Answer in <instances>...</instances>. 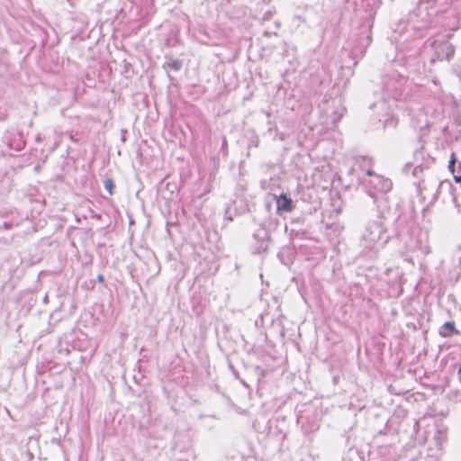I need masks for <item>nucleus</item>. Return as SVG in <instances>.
Masks as SVG:
<instances>
[{
    "label": "nucleus",
    "mask_w": 461,
    "mask_h": 461,
    "mask_svg": "<svg viewBox=\"0 0 461 461\" xmlns=\"http://www.w3.org/2000/svg\"><path fill=\"white\" fill-rule=\"evenodd\" d=\"M437 14L435 4L425 0H420L417 6L409 13L404 32L401 33L398 41L402 44V51H405L402 58L410 73L421 74L425 70V65L419 58L421 50L419 40L427 36Z\"/></svg>",
    "instance_id": "nucleus-1"
},
{
    "label": "nucleus",
    "mask_w": 461,
    "mask_h": 461,
    "mask_svg": "<svg viewBox=\"0 0 461 461\" xmlns=\"http://www.w3.org/2000/svg\"><path fill=\"white\" fill-rule=\"evenodd\" d=\"M443 117L442 109H432L426 107L420 109L418 113L411 119V125L414 130L419 131V142L426 143L430 141L427 135L430 132V129L438 131L435 126ZM438 130H442L447 136V141H461V113L456 110L451 115L450 122L445 126H439Z\"/></svg>",
    "instance_id": "nucleus-2"
},
{
    "label": "nucleus",
    "mask_w": 461,
    "mask_h": 461,
    "mask_svg": "<svg viewBox=\"0 0 461 461\" xmlns=\"http://www.w3.org/2000/svg\"><path fill=\"white\" fill-rule=\"evenodd\" d=\"M413 185L416 186L419 196L423 200H429V203H434L440 191L447 189L449 193L452 191V185L449 182L441 181L433 170H425L419 176H413Z\"/></svg>",
    "instance_id": "nucleus-3"
},
{
    "label": "nucleus",
    "mask_w": 461,
    "mask_h": 461,
    "mask_svg": "<svg viewBox=\"0 0 461 461\" xmlns=\"http://www.w3.org/2000/svg\"><path fill=\"white\" fill-rule=\"evenodd\" d=\"M391 235L388 234V225L385 222L379 221H370L365 227L360 239L361 247L366 250H373L375 246L382 242V245L386 244Z\"/></svg>",
    "instance_id": "nucleus-4"
},
{
    "label": "nucleus",
    "mask_w": 461,
    "mask_h": 461,
    "mask_svg": "<svg viewBox=\"0 0 461 461\" xmlns=\"http://www.w3.org/2000/svg\"><path fill=\"white\" fill-rule=\"evenodd\" d=\"M449 36L450 34L448 33L447 35H438L428 40L427 42H429L431 50L429 57L430 64L435 63L437 60L449 61L453 58L455 48L448 41Z\"/></svg>",
    "instance_id": "nucleus-5"
},
{
    "label": "nucleus",
    "mask_w": 461,
    "mask_h": 461,
    "mask_svg": "<svg viewBox=\"0 0 461 461\" xmlns=\"http://www.w3.org/2000/svg\"><path fill=\"white\" fill-rule=\"evenodd\" d=\"M435 158L429 154L424 146L417 149L413 153V161L408 162L402 167V172L406 176H419L426 170H432L431 166L434 165Z\"/></svg>",
    "instance_id": "nucleus-6"
},
{
    "label": "nucleus",
    "mask_w": 461,
    "mask_h": 461,
    "mask_svg": "<svg viewBox=\"0 0 461 461\" xmlns=\"http://www.w3.org/2000/svg\"><path fill=\"white\" fill-rule=\"evenodd\" d=\"M277 221L268 218L260 223L258 229L253 233L255 244L253 246L254 254L266 253L272 245L271 233L276 230Z\"/></svg>",
    "instance_id": "nucleus-7"
},
{
    "label": "nucleus",
    "mask_w": 461,
    "mask_h": 461,
    "mask_svg": "<svg viewBox=\"0 0 461 461\" xmlns=\"http://www.w3.org/2000/svg\"><path fill=\"white\" fill-rule=\"evenodd\" d=\"M407 82L406 77L394 73L383 77L382 88L388 97H392L395 101L406 100L408 96Z\"/></svg>",
    "instance_id": "nucleus-8"
},
{
    "label": "nucleus",
    "mask_w": 461,
    "mask_h": 461,
    "mask_svg": "<svg viewBox=\"0 0 461 461\" xmlns=\"http://www.w3.org/2000/svg\"><path fill=\"white\" fill-rule=\"evenodd\" d=\"M396 236L403 239L405 248L410 251H420L423 255L430 252L429 246L427 244L426 233L417 227L411 228L406 235L402 236V234L396 233Z\"/></svg>",
    "instance_id": "nucleus-9"
},
{
    "label": "nucleus",
    "mask_w": 461,
    "mask_h": 461,
    "mask_svg": "<svg viewBox=\"0 0 461 461\" xmlns=\"http://www.w3.org/2000/svg\"><path fill=\"white\" fill-rule=\"evenodd\" d=\"M373 203L377 207V220L385 224L389 225L391 222L395 221L398 219V214L395 211H393L391 206L388 204L387 196L384 194H371Z\"/></svg>",
    "instance_id": "nucleus-10"
},
{
    "label": "nucleus",
    "mask_w": 461,
    "mask_h": 461,
    "mask_svg": "<svg viewBox=\"0 0 461 461\" xmlns=\"http://www.w3.org/2000/svg\"><path fill=\"white\" fill-rule=\"evenodd\" d=\"M369 185L372 188L375 190V192L368 191V195L371 197V194H384L388 193L392 187L393 183L389 178H385L383 176L377 175L374 176V178L369 180Z\"/></svg>",
    "instance_id": "nucleus-11"
},
{
    "label": "nucleus",
    "mask_w": 461,
    "mask_h": 461,
    "mask_svg": "<svg viewBox=\"0 0 461 461\" xmlns=\"http://www.w3.org/2000/svg\"><path fill=\"white\" fill-rule=\"evenodd\" d=\"M375 105H378L383 110H385L384 119H379V121L383 122L384 128H395L398 124V119L393 115V113L390 111L389 106L384 101L379 102Z\"/></svg>",
    "instance_id": "nucleus-12"
},
{
    "label": "nucleus",
    "mask_w": 461,
    "mask_h": 461,
    "mask_svg": "<svg viewBox=\"0 0 461 461\" xmlns=\"http://www.w3.org/2000/svg\"><path fill=\"white\" fill-rule=\"evenodd\" d=\"M272 200L276 203L277 212H291L293 210V201L286 194H281L278 197L274 196Z\"/></svg>",
    "instance_id": "nucleus-13"
},
{
    "label": "nucleus",
    "mask_w": 461,
    "mask_h": 461,
    "mask_svg": "<svg viewBox=\"0 0 461 461\" xmlns=\"http://www.w3.org/2000/svg\"><path fill=\"white\" fill-rule=\"evenodd\" d=\"M451 14L455 17V22L451 25V30H457L461 20V0H449Z\"/></svg>",
    "instance_id": "nucleus-14"
},
{
    "label": "nucleus",
    "mask_w": 461,
    "mask_h": 461,
    "mask_svg": "<svg viewBox=\"0 0 461 461\" xmlns=\"http://www.w3.org/2000/svg\"><path fill=\"white\" fill-rule=\"evenodd\" d=\"M438 333L443 338H450L453 335L459 334V331L456 329L454 321H446L439 328Z\"/></svg>",
    "instance_id": "nucleus-15"
},
{
    "label": "nucleus",
    "mask_w": 461,
    "mask_h": 461,
    "mask_svg": "<svg viewBox=\"0 0 461 461\" xmlns=\"http://www.w3.org/2000/svg\"><path fill=\"white\" fill-rule=\"evenodd\" d=\"M375 5L376 0H364L362 2V6L365 9V12L366 13V18L374 19L376 13L375 8Z\"/></svg>",
    "instance_id": "nucleus-16"
},
{
    "label": "nucleus",
    "mask_w": 461,
    "mask_h": 461,
    "mask_svg": "<svg viewBox=\"0 0 461 461\" xmlns=\"http://www.w3.org/2000/svg\"><path fill=\"white\" fill-rule=\"evenodd\" d=\"M434 438L438 445H442L447 439V428L444 426H438Z\"/></svg>",
    "instance_id": "nucleus-17"
},
{
    "label": "nucleus",
    "mask_w": 461,
    "mask_h": 461,
    "mask_svg": "<svg viewBox=\"0 0 461 461\" xmlns=\"http://www.w3.org/2000/svg\"><path fill=\"white\" fill-rule=\"evenodd\" d=\"M167 68L174 71H179L182 68L183 62L180 59H174L167 63Z\"/></svg>",
    "instance_id": "nucleus-18"
},
{
    "label": "nucleus",
    "mask_w": 461,
    "mask_h": 461,
    "mask_svg": "<svg viewBox=\"0 0 461 461\" xmlns=\"http://www.w3.org/2000/svg\"><path fill=\"white\" fill-rule=\"evenodd\" d=\"M104 188L109 192L110 194H113L114 189V183L112 178H105L104 181Z\"/></svg>",
    "instance_id": "nucleus-19"
},
{
    "label": "nucleus",
    "mask_w": 461,
    "mask_h": 461,
    "mask_svg": "<svg viewBox=\"0 0 461 461\" xmlns=\"http://www.w3.org/2000/svg\"><path fill=\"white\" fill-rule=\"evenodd\" d=\"M456 158L455 156V153H452L451 154V157H450V160L448 162V168L449 170L454 173L455 172V167H456Z\"/></svg>",
    "instance_id": "nucleus-20"
},
{
    "label": "nucleus",
    "mask_w": 461,
    "mask_h": 461,
    "mask_svg": "<svg viewBox=\"0 0 461 461\" xmlns=\"http://www.w3.org/2000/svg\"><path fill=\"white\" fill-rule=\"evenodd\" d=\"M61 141H77V140H74L72 134L66 132L62 137Z\"/></svg>",
    "instance_id": "nucleus-21"
},
{
    "label": "nucleus",
    "mask_w": 461,
    "mask_h": 461,
    "mask_svg": "<svg viewBox=\"0 0 461 461\" xmlns=\"http://www.w3.org/2000/svg\"><path fill=\"white\" fill-rule=\"evenodd\" d=\"M362 159H363V163H364V165H362V167H365V165L369 166V167H371L373 165L374 161H373L372 158L363 157Z\"/></svg>",
    "instance_id": "nucleus-22"
},
{
    "label": "nucleus",
    "mask_w": 461,
    "mask_h": 461,
    "mask_svg": "<svg viewBox=\"0 0 461 461\" xmlns=\"http://www.w3.org/2000/svg\"><path fill=\"white\" fill-rule=\"evenodd\" d=\"M344 110H345V108H342V111H344ZM335 115H336V116H335L334 118H332L333 122H336L338 120H339V119H340V117H342V115H343V112H341V113H338L336 112V113H335Z\"/></svg>",
    "instance_id": "nucleus-23"
},
{
    "label": "nucleus",
    "mask_w": 461,
    "mask_h": 461,
    "mask_svg": "<svg viewBox=\"0 0 461 461\" xmlns=\"http://www.w3.org/2000/svg\"><path fill=\"white\" fill-rule=\"evenodd\" d=\"M366 174L367 176H369L371 178H374V176H377V174H375V173L372 170L371 167H369L366 169Z\"/></svg>",
    "instance_id": "nucleus-24"
},
{
    "label": "nucleus",
    "mask_w": 461,
    "mask_h": 461,
    "mask_svg": "<svg viewBox=\"0 0 461 461\" xmlns=\"http://www.w3.org/2000/svg\"><path fill=\"white\" fill-rule=\"evenodd\" d=\"M453 202L455 203V206L460 210L461 202L455 195H453Z\"/></svg>",
    "instance_id": "nucleus-25"
},
{
    "label": "nucleus",
    "mask_w": 461,
    "mask_h": 461,
    "mask_svg": "<svg viewBox=\"0 0 461 461\" xmlns=\"http://www.w3.org/2000/svg\"><path fill=\"white\" fill-rule=\"evenodd\" d=\"M304 419H305V417L303 415L298 416V418H297L298 423H302V426H304Z\"/></svg>",
    "instance_id": "nucleus-26"
},
{
    "label": "nucleus",
    "mask_w": 461,
    "mask_h": 461,
    "mask_svg": "<svg viewBox=\"0 0 461 461\" xmlns=\"http://www.w3.org/2000/svg\"><path fill=\"white\" fill-rule=\"evenodd\" d=\"M317 429H318V424L314 422V423H312L311 425V427L309 428V430L312 431V430Z\"/></svg>",
    "instance_id": "nucleus-27"
},
{
    "label": "nucleus",
    "mask_w": 461,
    "mask_h": 461,
    "mask_svg": "<svg viewBox=\"0 0 461 461\" xmlns=\"http://www.w3.org/2000/svg\"><path fill=\"white\" fill-rule=\"evenodd\" d=\"M97 281H98L99 283H103V282L104 281V276H103V275H101V274H100V275H98V276H97Z\"/></svg>",
    "instance_id": "nucleus-28"
},
{
    "label": "nucleus",
    "mask_w": 461,
    "mask_h": 461,
    "mask_svg": "<svg viewBox=\"0 0 461 461\" xmlns=\"http://www.w3.org/2000/svg\"><path fill=\"white\" fill-rule=\"evenodd\" d=\"M365 41H366V46H367V45H369V44H370V42H371V35H368V36L366 38V40H365Z\"/></svg>",
    "instance_id": "nucleus-29"
},
{
    "label": "nucleus",
    "mask_w": 461,
    "mask_h": 461,
    "mask_svg": "<svg viewBox=\"0 0 461 461\" xmlns=\"http://www.w3.org/2000/svg\"><path fill=\"white\" fill-rule=\"evenodd\" d=\"M454 179L456 183H461V175L454 176Z\"/></svg>",
    "instance_id": "nucleus-30"
},
{
    "label": "nucleus",
    "mask_w": 461,
    "mask_h": 461,
    "mask_svg": "<svg viewBox=\"0 0 461 461\" xmlns=\"http://www.w3.org/2000/svg\"><path fill=\"white\" fill-rule=\"evenodd\" d=\"M126 132H127V131H126L125 130H122V141H123V142L126 140H125V133H126Z\"/></svg>",
    "instance_id": "nucleus-31"
},
{
    "label": "nucleus",
    "mask_w": 461,
    "mask_h": 461,
    "mask_svg": "<svg viewBox=\"0 0 461 461\" xmlns=\"http://www.w3.org/2000/svg\"><path fill=\"white\" fill-rule=\"evenodd\" d=\"M272 168H274V167H273L272 166H268V165H267V166H265V167H262V169H265V170H266V172H267V170H269V169H272Z\"/></svg>",
    "instance_id": "nucleus-32"
},
{
    "label": "nucleus",
    "mask_w": 461,
    "mask_h": 461,
    "mask_svg": "<svg viewBox=\"0 0 461 461\" xmlns=\"http://www.w3.org/2000/svg\"><path fill=\"white\" fill-rule=\"evenodd\" d=\"M270 207H271L270 203L267 202V203H266V209H267V211H270Z\"/></svg>",
    "instance_id": "nucleus-33"
},
{
    "label": "nucleus",
    "mask_w": 461,
    "mask_h": 461,
    "mask_svg": "<svg viewBox=\"0 0 461 461\" xmlns=\"http://www.w3.org/2000/svg\"><path fill=\"white\" fill-rule=\"evenodd\" d=\"M430 81H431L433 84L437 85V79H436L435 77H432V78L430 79Z\"/></svg>",
    "instance_id": "nucleus-34"
},
{
    "label": "nucleus",
    "mask_w": 461,
    "mask_h": 461,
    "mask_svg": "<svg viewBox=\"0 0 461 461\" xmlns=\"http://www.w3.org/2000/svg\"><path fill=\"white\" fill-rule=\"evenodd\" d=\"M458 375H459V377H460V379H461V364H460V366H459V368H458Z\"/></svg>",
    "instance_id": "nucleus-35"
},
{
    "label": "nucleus",
    "mask_w": 461,
    "mask_h": 461,
    "mask_svg": "<svg viewBox=\"0 0 461 461\" xmlns=\"http://www.w3.org/2000/svg\"><path fill=\"white\" fill-rule=\"evenodd\" d=\"M20 141H22L23 144H26V140H22V138L20 139Z\"/></svg>",
    "instance_id": "nucleus-36"
},
{
    "label": "nucleus",
    "mask_w": 461,
    "mask_h": 461,
    "mask_svg": "<svg viewBox=\"0 0 461 461\" xmlns=\"http://www.w3.org/2000/svg\"><path fill=\"white\" fill-rule=\"evenodd\" d=\"M5 118H6L5 115H1V117H0L1 120H5Z\"/></svg>",
    "instance_id": "nucleus-37"
}]
</instances>
